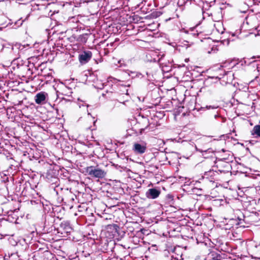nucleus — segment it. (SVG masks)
I'll use <instances>...</instances> for the list:
<instances>
[{
  "label": "nucleus",
  "instance_id": "39448f33",
  "mask_svg": "<svg viewBox=\"0 0 260 260\" xmlns=\"http://www.w3.org/2000/svg\"><path fill=\"white\" fill-rule=\"evenodd\" d=\"M46 99V94L44 92H41L35 96V102L38 104H42Z\"/></svg>",
  "mask_w": 260,
  "mask_h": 260
},
{
  "label": "nucleus",
  "instance_id": "7ed1b4c3",
  "mask_svg": "<svg viewBox=\"0 0 260 260\" xmlns=\"http://www.w3.org/2000/svg\"><path fill=\"white\" fill-rule=\"evenodd\" d=\"M146 149L145 144L136 143L133 145V150L136 154H142L145 152Z\"/></svg>",
  "mask_w": 260,
  "mask_h": 260
},
{
  "label": "nucleus",
  "instance_id": "1a4fd4ad",
  "mask_svg": "<svg viewBox=\"0 0 260 260\" xmlns=\"http://www.w3.org/2000/svg\"><path fill=\"white\" fill-rule=\"evenodd\" d=\"M189 145L190 146H191L192 147H194L197 151H200V152H203V151L205 152V151H207V149H200L198 148V147L197 146L196 144H194L193 143H192V144H189Z\"/></svg>",
  "mask_w": 260,
  "mask_h": 260
},
{
  "label": "nucleus",
  "instance_id": "f03ea898",
  "mask_svg": "<svg viewBox=\"0 0 260 260\" xmlns=\"http://www.w3.org/2000/svg\"><path fill=\"white\" fill-rule=\"evenodd\" d=\"M160 194V191L156 188L149 189L146 192V197L148 199H156Z\"/></svg>",
  "mask_w": 260,
  "mask_h": 260
},
{
  "label": "nucleus",
  "instance_id": "f8f14e48",
  "mask_svg": "<svg viewBox=\"0 0 260 260\" xmlns=\"http://www.w3.org/2000/svg\"><path fill=\"white\" fill-rule=\"evenodd\" d=\"M62 189L63 188L59 185H56L55 187H54V191H56L57 194H58L59 192L61 191Z\"/></svg>",
  "mask_w": 260,
  "mask_h": 260
},
{
  "label": "nucleus",
  "instance_id": "a211bd4d",
  "mask_svg": "<svg viewBox=\"0 0 260 260\" xmlns=\"http://www.w3.org/2000/svg\"><path fill=\"white\" fill-rule=\"evenodd\" d=\"M160 61V58L159 59L158 61L159 62Z\"/></svg>",
  "mask_w": 260,
  "mask_h": 260
},
{
  "label": "nucleus",
  "instance_id": "9d476101",
  "mask_svg": "<svg viewBox=\"0 0 260 260\" xmlns=\"http://www.w3.org/2000/svg\"><path fill=\"white\" fill-rule=\"evenodd\" d=\"M125 96H126V98H124V99H120L118 100V101H119L120 103H122V104H124V103H125V102H127V101H128V97H129V96H128V93H127V92H126V94H125Z\"/></svg>",
  "mask_w": 260,
  "mask_h": 260
},
{
  "label": "nucleus",
  "instance_id": "423d86ee",
  "mask_svg": "<svg viewBox=\"0 0 260 260\" xmlns=\"http://www.w3.org/2000/svg\"><path fill=\"white\" fill-rule=\"evenodd\" d=\"M60 228H62L64 232L68 234L70 233L72 231V228L70 225V224L67 221H64L61 222L60 224Z\"/></svg>",
  "mask_w": 260,
  "mask_h": 260
},
{
  "label": "nucleus",
  "instance_id": "2eb2a0df",
  "mask_svg": "<svg viewBox=\"0 0 260 260\" xmlns=\"http://www.w3.org/2000/svg\"><path fill=\"white\" fill-rule=\"evenodd\" d=\"M167 197L168 199H172V198H173L172 196L171 195H168Z\"/></svg>",
  "mask_w": 260,
  "mask_h": 260
},
{
  "label": "nucleus",
  "instance_id": "4468645a",
  "mask_svg": "<svg viewBox=\"0 0 260 260\" xmlns=\"http://www.w3.org/2000/svg\"><path fill=\"white\" fill-rule=\"evenodd\" d=\"M203 141V139H198V140H197L196 142H197V144H199L201 143Z\"/></svg>",
  "mask_w": 260,
  "mask_h": 260
},
{
  "label": "nucleus",
  "instance_id": "0eeeda50",
  "mask_svg": "<svg viewBox=\"0 0 260 260\" xmlns=\"http://www.w3.org/2000/svg\"><path fill=\"white\" fill-rule=\"evenodd\" d=\"M238 94L240 100L243 101H246L249 98V92L246 90L240 91L239 92H238Z\"/></svg>",
  "mask_w": 260,
  "mask_h": 260
},
{
  "label": "nucleus",
  "instance_id": "ddd939ff",
  "mask_svg": "<svg viewBox=\"0 0 260 260\" xmlns=\"http://www.w3.org/2000/svg\"><path fill=\"white\" fill-rule=\"evenodd\" d=\"M23 20L20 21V20H18L15 22V24H17L18 26H21L23 23Z\"/></svg>",
  "mask_w": 260,
  "mask_h": 260
},
{
  "label": "nucleus",
  "instance_id": "9b49d317",
  "mask_svg": "<svg viewBox=\"0 0 260 260\" xmlns=\"http://www.w3.org/2000/svg\"><path fill=\"white\" fill-rule=\"evenodd\" d=\"M172 259H174L175 260H181L182 258V255H176V254L172 255Z\"/></svg>",
  "mask_w": 260,
  "mask_h": 260
},
{
  "label": "nucleus",
  "instance_id": "f3484780",
  "mask_svg": "<svg viewBox=\"0 0 260 260\" xmlns=\"http://www.w3.org/2000/svg\"><path fill=\"white\" fill-rule=\"evenodd\" d=\"M54 179H55L56 180H58V179H57V178H54Z\"/></svg>",
  "mask_w": 260,
  "mask_h": 260
},
{
  "label": "nucleus",
  "instance_id": "6e6552de",
  "mask_svg": "<svg viewBox=\"0 0 260 260\" xmlns=\"http://www.w3.org/2000/svg\"><path fill=\"white\" fill-rule=\"evenodd\" d=\"M253 131L254 133L260 137V125H257L253 127Z\"/></svg>",
  "mask_w": 260,
  "mask_h": 260
},
{
  "label": "nucleus",
  "instance_id": "20e7f679",
  "mask_svg": "<svg viewBox=\"0 0 260 260\" xmlns=\"http://www.w3.org/2000/svg\"><path fill=\"white\" fill-rule=\"evenodd\" d=\"M92 57V53L90 51H84L80 54L79 57L81 63H85L87 62Z\"/></svg>",
  "mask_w": 260,
  "mask_h": 260
},
{
  "label": "nucleus",
  "instance_id": "dca6fc26",
  "mask_svg": "<svg viewBox=\"0 0 260 260\" xmlns=\"http://www.w3.org/2000/svg\"><path fill=\"white\" fill-rule=\"evenodd\" d=\"M92 0H90V1H87V2H92Z\"/></svg>",
  "mask_w": 260,
  "mask_h": 260
},
{
  "label": "nucleus",
  "instance_id": "f257e3e1",
  "mask_svg": "<svg viewBox=\"0 0 260 260\" xmlns=\"http://www.w3.org/2000/svg\"><path fill=\"white\" fill-rule=\"evenodd\" d=\"M86 170L87 174L93 178H103L106 175V173L104 170L93 166L88 167Z\"/></svg>",
  "mask_w": 260,
  "mask_h": 260
}]
</instances>
